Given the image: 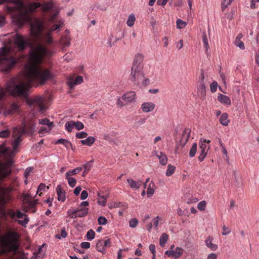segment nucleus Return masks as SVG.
I'll return each instance as SVG.
<instances>
[{
  "instance_id": "43",
  "label": "nucleus",
  "mask_w": 259,
  "mask_h": 259,
  "mask_svg": "<svg viewBox=\"0 0 259 259\" xmlns=\"http://www.w3.org/2000/svg\"><path fill=\"white\" fill-rule=\"evenodd\" d=\"M186 22L180 19H178L177 21V27L179 29L183 28L186 26Z\"/></svg>"
},
{
  "instance_id": "33",
  "label": "nucleus",
  "mask_w": 259,
  "mask_h": 259,
  "mask_svg": "<svg viewBox=\"0 0 259 259\" xmlns=\"http://www.w3.org/2000/svg\"><path fill=\"white\" fill-rule=\"evenodd\" d=\"M197 145L196 143H193L189 151V156L193 157L197 151Z\"/></svg>"
},
{
  "instance_id": "39",
  "label": "nucleus",
  "mask_w": 259,
  "mask_h": 259,
  "mask_svg": "<svg viewBox=\"0 0 259 259\" xmlns=\"http://www.w3.org/2000/svg\"><path fill=\"white\" fill-rule=\"evenodd\" d=\"M203 43L205 48V51L207 52L209 48L208 41L206 36V34L205 32L203 33Z\"/></svg>"
},
{
  "instance_id": "42",
  "label": "nucleus",
  "mask_w": 259,
  "mask_h": 259,
  "mask_svg": "<svg viewBox=\"0 0 259 259\" xmlns=\"http://www.w3.org/2000/svg\"><path fill=\"white\" fill-rule=\"evenodd\" d=\"M233 0H224L222 3V10L224 11L227 6L230 5Z\"/></svg>"
},
{
  "instance_id": "52",
  "label": "nucleus",
  "mask_w": 259,
  "mask_h": 259,
  "mask_svg": "<svg viewBox=\"0 0 259 259\" xmlns=\"http://www.w3.org/2000/svg\"><path fill=\"white\" fill-rule=\"evenodd\" d=\"M93 162V160H91L88 161L86 164L83 165V167L84 170L87 171V172H89V171L91 169L92 166V162Z\"/></svg>"
},
{
  "instance_id": "15",
  "label": "nucleus",
  "mask_w": 259,
  "mask_h": 259,
  "mask_svg": "<svg viewBox=\"0 0 259 259\" xmlns=\"http://www.w3.org/2000/svg\"><path fill=\"white\" fill-rule=\"evenodd\" d=\"M213 240V237L209 236L205 239V243L208 248H210L212 251H215L218 248V245L212 243Z\"/></svg>"
},
{
  "instance_id": "6",
  "label": "nucleus",
  "mask_w": 259,
  "mask_h": 259,
  "mask_svg": "<svg viewBox=\"0 0 259 259\" xmlns=\"http://www.w3.org/2000/svg\"><path fill=\"white\" fill-rule=\"evenodd\" d=\"M144 78V74L143 69L131 68V74L129 76V80L132 81L134 84L140 85L141 82Z\"/></svg>"
},
{
  "instance_id": "61",
  "label": "nucleus",
  "mask_w": 259,
  "mask_h": 259,
  "mask_svg": "<svg viewBox=\"0 0 259 259\" xmlns=\"http://www.w3.org/2000/svg\"><path fill=\"white\" fill-rule=\"evenodd\" d=\"M146 118H141L136 122V124L138 126L141 125L146 122Z\"/></svg>"
},
{
  "instance_id": "2",
  "label": "nucleus",
  "mask_w": 259,
  "mask_h": 259,
  "mask_svg": "<svg viewBox=\"0 0 259 259\" xmlns=\"http://www.w3.org/2000/svg\"><path fill=\"white\" fill-rule=\"evenodd\" d=\"M20 236L16 231L10 229L8 232L0 238V247L4 253L16 252L19 248Z\"/></svg>"
},
{
  "instance_id": "38",
  "label": "nucleus",
  "mask_w": 259,
  "mask_h": 259,
  "mask_svg": "<svg viewBox=\"0 0 259 259\" xmlns=\"http://www.w3.org/2000/svg\"><path fill=\"white\" fill-rule=\"evenodd\" d=\"M77 208L75 209H69L67 211L68 216L71 219H75L77 218Z\"/></svg>"
},
{
  "instance_id": "8",
  "label": "nucleus",
  "mask_w": 259,
  "mask_h": 259,
  "mask_svg": "<svg viewBox=\"0 0 259 259\" xmlns=\"http://www.w3.org/2000/svg\"><path fill=\"white\" fill-rule=\"evenodd\" d=\"M210 142V141L209 140L206 141V140H204L203 142L200 144V153L199 156H198V159L201 162L204 160V158L207 154V150L209 148L206 143L207 142V143L208 144Z\"/></svg>"
},
{
  "instance_id": "58",
  "label": "nucleus",
  "mask_w": 259,
  "mask_h": 259,
  "mask_svg": "<svg viewBox=\"0 0 259 259\" xmlns=\"http://www.w3.org/2000/svg\"><path fill=\"white\" fill-rule=\"evenodd\" d=\"M88 196V193L87 191L83 190L82 191L80 196V199L81 200L85 199Z\"/></svg>"
},
{
  "instance_id": "26",
  "label": "nucleus",
  "mask_w": 259,
  "mask_h": 259,
  "mask_svg": "<svg viewBox=\"0 0 259 259\" xmlns=\"http://www.w3.org/2000/svg\"><path fill=\"white\" fill-rule=\"evenodd\" d=\"M95 142V138L93 137L90 136L85 140L80 141V142L83 145H85L89 146H91Z\"/></svg>"
},
{
  "instance_id": "41",
  "label": "nucleus",
  "mask_w": 259,
  "mask_h": 259,
  "mask_svg": "<svg viewBox=\"0 0 259 259\" xmlns=\"http://www.w3.org/2000/svg\"><path fill=\"white\" fill-rule=\"evenodd\" d=\"M86 236L88 240H92L95 238V232L91 229L88 231Z\"/></svg>"
},
{
  "instance_id": "44",
  "label": "nucleus",
  "mask_w": 259,
  "mask_h": 259,
  "mask_svg": "<svg viewBox=\"0 0 259 259\" xmlns=\"http://www.w3.org/2000/svg\"><path fill=\"white\" fill-rule=\"evenodd\" d=\"M234 44L237 47H239L241 50L245 49V46L243 41L239 39H235L234 41Z\"/></svg>"
},
{
  "instance_id": "4",
  "label": "nucleus",
  "mask_w": 259,
  "mask_h": 259,
  "mask_svg": "<svg viewBox=\"0 0 259 259\" xmlns=\"http://www.w3.org/2000/svg\"><path fill=\"white\" fill-rule=\"evenodd\" d=\"M32 129V126L27 124L25 121L22 122L21 126L13 128L12 136L14 138V141L12 145L14 149H16L21 142L22 137L26 134L31 132Z\"/></svg>"
},
{
  "instance_id": "9",
  "label": "nucleus",
  "mask_w": 259,
  "mask_h": 259,
  "mask_svg": "<svg viewBox=\"0 0 259 259\" xmlns=\"http://www.w3.org/2000/svg\"><path fill=\"white\" fill-rule=\"evenodd\" d=\"M144 56L141 54H137L135 55L132 64V68L143 69L144 68L143 60Z\"/></svg>"
},
{
  "instance_id": "47",
  "label": "nucleus",
  "mask_w": 259,
  "mask_h": 259,
  "mask_svg": "<svg viewBox=\"0 0 259 259\" xmlns=\"http://www.w3.org/2000/svg\"><path fill=\"white\" fill-rule=\"evenodd\" d=\"M98 224L100 225H105L107 223V220L105 217L101 216L98 219Z\"/></svg>"
},
{
  "instance_id": "23",
  "label": "nucleus",
  "mask_w": 259,
  "mask_h": 259,
  "mask_svg": "<svg viewBox=\"0 0 259 259\" xmlns=\"http://www.w3.org/2000/svg\"><path fill=\"white\" fill-rule=\"evenodd\" d=\"M218 99L221 103L223 104L226 105H230L231 104L230 98L226 95L220 94L218 96Z\"/></svg>"
},
{
  "instance_id": "36",
  "label": "nucleus",
  "mask_w": 259,
  "mask_h": 259,
  "mask_svg": "<svg viewBox=\"0 0 259 259\" xmlns=\"http://www.w3.org/2000/svg\"><path fill=\"white\" fill-rule=\"evenodd\" d=\"M74 121H69L66 123L65 124V128L68 132H71L72 130L73 127H74Z\"/></svg>"
},
{
  "instance_id": "10",
  "label": "nucleus",
  "mask_w": 259,
  "mask_h": 259,
  "mask_svg": "<svg viewBox=\"0 0 259 259\" xmlns=\"http://www.w3.org/2000/svg\"><path fill=\"white\" fill-rule=\"evenodd\" d=\"M31 104L37 106L39 111L41 112H44L47 109L45 104L44 100L41 97L36 96L31 101Z\"/></svg>"
},
{
  "instance_id": "40",
  "label": "nucleus",
  "mask_w": 259,
  "mask_h": 259,
  "mask_svg": "<svg viewBox=\"0 0 259 259\" xmlns=\"http://www.w3.org/2000/svg\"><path fill=\"white\" fill-rule=\"evenodd\" d=\"M2 193H3V196H0V202H1L3 204H5L7 202L6 197L8 198L9 196H5L6 190L4 189H2Z\"/></svg>"
},
{
  "instance_id": "48",
  "label": "nucleus",
  "mask_w": 259,
  "mask_h": 259,
  "mask_svg": "<svg viewBox=\"0 0 259 259\" xmlns=\"http://www.w3.org/2000/svg\"><path fill=\"white\" fill-rule=\"evenodd\" d=\"M74 127L77 130H81L84 128V124L80 121H74Z\"/></svg>"
},
{
  "instance_id": "20",
  "label": "nucleus",
  "mask_w": 259,
  "mask_h": 259,
  "mask_svg": "<svg viewBox=\"0 0 259 259\" xmlns=\"http://www.w3.org/2000/svg\"><path fill=\"white\" fill-rule=\"evenodd\" d=\"M127 181L130 186V187L132 189H134L137 190L139 189V188L142 186V182L141 181H135L131 179H128L127 180Z\"/></svg>"
},
{
  "instance_id": "62",
  "label": "nucleus",
  "mask_w": 259,
  "mask_h": 259,
  "mask_svg": "<svg viewBox=\"0 0 259 259\" xmlns=\"http://www.w3.org/2000/svg\"><path fill=\"white\" fill-rule=\"evenodd\" d=\"M103 243L105 248H106V247H109L111 245V241L110 239H108L107 240H103Z\"/></svg>"
},
{
  "instance_id": "28",
  "label": "nucleus",
  "mask_w": 259,
  "mask_h": 259,
  "mask_svg": "<svg viewBox=\"0 0 259 259\" xmlns=\"http://www.w3.org/2000/svg\"><path fill=\"white\" fill-rule=\"evenodd\" d=\"M183 250L180 247H177L175 250H172V257L175 258L179 257L183 254Z\"/></svg>"
},
{
  "instance_id": "30",
  "label": "nucleus",
  "mask_w": 259,
  "mask_h": 259,
  "mask_svg": "<svg viewBox=\"0 0 259 259\" xmlns=\"http://www.w3.org/2000/svg\"><path fill=\"white\" fill-rule=\"evenodd\" d=\"M82 169V168L81 167H77L74 168V169L70 170V171H68L67 172H66L65 174V176H66V177L70 176V177L71 176H72V175H75L76 174L78 173L79 171H81Z\"/></svg>"
},
{
  "instance_id": "13",
  "label": "nucleus",
  "mask_w": 259,
  "mask_h": 259,
  "mask_svg": "<svg viewBox=\"0 0 259 259\" xmlns=\"http://www.w3.org/2000/svg\"><path fill=\"white\" fill-rule=\"evenodd\" d=\"M83 80V77L81 76H77L75 79L73 77H70L68 80L67 84L70 88H72L75 85L81 83Z\"/></svg>"
},
{
  "instance_id": "37",
  "label": "nucleus",
  "mask_w": 259,
  "mask_h": 259,
  "mask_svg": "<svg viewBox=\"0 0 259 259\" xmlns=\"http://www.w3.org/2000/svg\"><path fill=\"white\" fill-rule=\"evenodd\" d=\"M65 177H66V179L68 181L69 185L71 187L73 188L75 186V184L76 183V180L74 178L71 177L70 176H68V177L65 176Z\"/></svg>"
},
{
  "instance_id": "24",
  "label": "nucleus",
  "mask_w": 259,
  "mask_h": 259,
  "mask_svg": "<svg viewBox=\"0 0 259 259\" xmlns=\"http://www.w3.org/2000/svg\"><path fill=\"white\" fill-rule=\"evenodd\" d=\"M77 216L79 218H82L88 214L89 212V208L78 207L77 208Z\"/></svg>"
},
{
  "instance_id": "60",
  "label": "nucleus",
  "mask_w": 259,
  "mask_h": 259,
  "mask_svg": "<svg viewBox=\"0 0 259 259\" xmlns=\"http://www.w3.org/2000/svg\"><path fill=\"white\" fill-rule=\"evenodd\" d=\"M80 246L82 248L88 249L90 247V243L88 242H83L81 243Z\"/></svg>"
},
{
  "instance_id": "14",
  "label": "nucleus",
  "mask_w": 259,
  "mask_h": 259,
  "mask_svg": "<svg viewBox=\"0 0 259 259\" xmlns=\"http://www.w3.org/2000/svg\"><path fill=\"white\" fill-rule=\"evenodd\" d=\"M19 105L18 103H12L9 107L5 109V112L8 114H13L18 111Z\"/></svg>"
},
{
  "instance_id": "31",
  "label": "nucleus",
  "mask_w": 259,
  "mask_h": 259,
  "mask_svg": "<svg viewBox=\"0 0 259 259\" xmlns=\"http://www.w3.org/2000/svg\"><path fill=\"white\" fill-rule=\"evenodd\" d=\"M168 236L167 234L163 233L160 237V245L163 247L167 241Z\"/></svg>"
},
{
  "instance_id": "21",
  "label": "nucleus",
  "mask_w": 259,
  "mask_h": 259,
  "mask_svg": "<svg viewBox=\"0 0 259 259\" xmlns=\"http://www.w3.org/2000/svg\"><path fill=\"white\" fill-rule=\"evenodd\" d=\"M205 84H199L197 88V94L200 98H203L205 96Z\"/></svg>"
},
{
  "instance_id": "34",
  "label": "nucleus",
  "mask_w": 259,
  "mask_h": 259,
  "mask_svg": "<svg viewBox=\"0 0 259 259\" xmlns=\"http://www.w3.org/2000/svg\"><path fill=\"white\" fill-rule=\"evenodd\" d=\"M176 169V167L171 165V164H168L167 166V169L166 172V176H171L175 172Z\"/></svg>"
},
{
  "instance_id": "63",
  "label": "nucleus",
  "mask_w": 259,
  "mask_h": 259,
  "mask_svg": "<svg viewBox=\"0 0 259 259\" xmlns=\"http://www.w3.org/2000/svg\"><path fill=\"white\" fill-rule=\"evenodd\" d=\"M168 0H157V4L159 6H164Z\"/></svg>"
},
{
  "instance_id": "51",
  "label": "nucleus",
  "mask_w": 259,
  "mask_h": 259,
  "mask_svg": "<svg viewBox=\"0 0 259 259\" xmlns=\"http://www.w3.org/2000/svg\"><path fill=\"white\" fill-rule=\"evenodd\" d=\"M10 135V132L9 130H4L0 132V137L6 138L8 137Z\"/></svg>"
},
{
  "instance_id": "35",
  "label": "nucleus",
  "mask_w": 259,
  "mask_h": 259,
  "mask_svg": "<svg viewBox=\"0 0 259 259\" xmlns=\"http://www.w3.org/2000/svg\"><path fill=\"white\" fill-rule=\"evenodd\" d=\"M39 123L42 125H47L49 130H51L53 124L52 122H50L47 118L39 120Z\"/></svg>"
},
{
  "instance_id": "11",
  "label": "nucleus",
  "mask_w": 259,
  "mask_h": 259,
  "mask_svg": "<svg viewBox=\"0 0 259 259\" xmlns=\"http://www.w3.org/2000/svg\"><path fill=\"white\" fill-rule=\"evenodd\" d=\"M191 132V129L189 128H186L184 130L180 140V144L182 145V147H184L190 138Z\"/></svg>"
},
{
  "instance_id": "27",
  "label": "nucleus",
  "mask_w": 259,
  "mask_h": 259,
  "mask_svg": "<svg viewBox=\"0 0 259 259\" xmlns=\"http://www.w3.org/2000/svg\"><path fill=\"white\" fill-rule=\"evenodd\" d=\"M96 249L101 252H104L105 251V248L104 246L103 240H99L96 242Z\"/></svg>"
},
{
  "instance_id": "22",
  "label": "nucleus",
  "mask_w": 259,
  "mask_h": 259,
  "mask_svg": "<svg viewBox=\"0 0 259 259\" xmlns=\"http://www.w3.org/2000/svg\"><path fill=\"white\" fill-rule=\"evenodd\" d=\"M55 144H62L67 149L71 148H72V146L71 142L68 141L67 140L64 139H60L58 140L57 141L55 142Z\"/></svg>"
},
{
  "instance_id": "19",
  "label": "nucleus",
  "mask_w": 259,
  "mask_h": 259,
  "mask_svg": "<svg viewBox=\"0 0 259 259\" xmlns=\"http://www.w3.org/2000/svg\"><path fill=\"white\" fill-rule=\"evenodd\" d=\"M155 155L159 159V163L161 165H166L167 162V157L166 155L163 153V152H160L159 154H158L157 152H155Z\"/></svg>"
},
{
  "instance_id": "50",
  "label": "nucleus",
  "mask_w": 259,
  "mask_h": 259,
  "mask_svg": "<svg viewBox=\"0 0 259 259\" xmlns=\"http://www.w3.org/2000/svg\"><path fill=\"white\" fill-rule=\"evenodd\" d=\"M46 188V186L45 184H43V183H41L38 188H37V192L36 193L37 194L39 195V196H41V194H42V193L41 192L40 193H39V192L40 191H45V189Z\"/></svg>"
},
{
  "instance_id": "3",
  "label": "nucleus",
  "mask_w": 259,
  "mask_h": 259,
  "mask_svg": "<svg viewBox=\"0 0 259 259\" xmlns=\"http://www.w3.org/2000/svg\"><path fill=\"white\" fill-rule=\"evenodd\" d=\"M21 58L22 57L19 55H14L10 48H0V66L4 71L10 70Z\"/></svg>"
},
{
  "instance_id": "56",
  "label": "nucleus",
  "mask_w": 259,
  "mask_h": 259,
  "mask_svg": "<svg viewBox=\"0 0 259 259\" xmlns=\"http://www.w3.org/2000/svg\"><path fill=\"white\" fill-rule=\"evenodd\" d=\"M223 232H222V235H228L229 234L230 232H231V230L229 229V228L226 227L225 226H224L223 227Z\"/></svg>"
},
{
  "instance_id": "46",
  "label": "nucleus",
  "mask_w": 259,
  "mask_h": 259,
  "mask_svg": "<svg viewBox=\"0 0 259 259\" xmlns=\"http://www.w3.org/2000/svg\"><path fill=\"white\" fill-rule=\"evenodd\" d=\"M206 204V203L205 201H201L198 203L197 208L200 210L203 211L205 209Z\"/></svg>"
},
{
  "instance_id": "5",
  "label": "nucleus",
  "mask_w": 259,
  "mask_h": 259,
  "mask_svg": "<svg viewBox=\"0 0 259 259\" xmlns=\"http://www.w3.org/2000/svg\"><path fill=\"white\" fill-rule=\"evenodd\" d=\"M4 215H5L6 217H9L11 219L14 220L15 221L17 222L19 225L24 227H26L29 221L27 215L19 210H17L16 211H15L13 209H7L4 213Z\"/></svg>"
},
{
  "instance_id": "18",
  "label": "nucleus",
  "mask_w": 259,
  "mask_h": 259,
  "mask_svg": "<svg viewBox=\"0 0 259 259\" xmlns=\"http://www.w3.org/2000/svg\"><path fill=\"white\" fill-rule=\"evenodd\" d=\"M57 194L58 195V199L59 201L63 202L65 200V192L63 190L60 185H58L56 188Z\"/></svg>"
},
{
  "instance_id": "16",
  "label": "nucleus",
  "mask_w": 259,
  "mask_h": 259,
  "mask_svg": "<svg viewBox=\"0 0 259 259\" xmlns=\"http://www.w3.org/2000/svg\"><path fill=\"white\" fill-rule=\"evenodd\" d=\"M67 34L61 37L60 42L63 47H68L70 45V38L69 35L68 34L69 32L67 30H66Z\"/></svg>"
},
{
  "instance_id": "57",
  "label": "nucleus",
  "mask_w": 259,
  "mask_h": 259,
  "mask_svg": "<svg viewBox=\"0 0 259 259\" xmlns=\"http://www.w3.org/2000/svg\"><path fill=\"white\" fill-rule=\"evenodd\" d=\"M33 168L32 167H28L25 170L24 176L26 178H27V177L29 176L30 174L32 171Z\"/></svg>"
},
{
  "instance_id": "54",
  "label": "nucleus",
  "mask_w": 259,
  "mask_h": 259,
  "mask_svg": "<svg viewBox=\"0 0 259 259\" xmlns=\"http://www.w3.org/2000/svg\"><path fill=\"white\" fill-rule=\"evenodd\" d=\"M135 21V17H128L126 21V24L129 27H132L134 24Z\"/></svg>"
},
{
  "instance_id": "53",
  "label": "nucleus",
  "mask_w": 259,
  "mask_h": 259,
  "mask_svg": "<svg viewBox=\"0 0 259 259\" xmlns=\"http://www.w3.org/2000/svg\"><path fill=\"white\" fill-rule=\"evenodd\" d=\"M88 136V134L84 132H81L76 133V137L78 139H83L86 138Z\"/></svg>"
},
{
  "instance_id": "45",
  "label": "nucleus",
  "mask_w": 259,
  "mask_h": 259,
  "mask_svg": "<svg viewBox=\"0 0 259 259\" xmlns=\"http://www.w3.org/2000/svg\"><path fill=\"white\" fill-rule=\"evenodd\" d=\"M218 85V84L216 81H213V82H212L210 84V91L212 93L215 92L217 90Z\"/></svg>"
},
{
  "instance_id": "64",
  "label": "nucleus",
  "mask_w": 259,
  "mask_h": 259,
  "mask_svg": "<svg viewBox=\"0 0 259 259\" xmlns=\"http://www.w3.org/2000/svg\"><path fill=\"white\" fill-rule=\"evenodd\" d=\"M207 259H217V255L214 253H211L208 254Z\"/></svg>"
},
{
  "instance_id": "29",
  "label": "nucleus",
  "mask_w": 259,
  "mask_h": 259,
  "mask_svg": "<svg viewBox=\"0 0 259 259\" xmlns=\"http://www.w3.org/2000/svg\"><path fill=\"white\" fill-rule=\"evenodd\" d=\"M98 196H99L98 200V204L101 206H105L107 202V196H101L100 193H98Z\"/></svg>"
},
{
  "instance_id": "1",
  "label": "nucleus",
  "mask_w": 259,
  "mask_h": 259,
  "mask_svg": "<svg viewBox=\"0 0 259 259\" xmlns=\"http://www.w3.org/2000/svg\"><path fill=\"white\" fill-rule=\"evenodd\" d=\"M8 2L14 4L15 8L23 14L20 16H29L27 15L34 13L38 8H40L44 12H52L54 11V5L52 2H47L41 4L36 2L25 4L23 0H0L1 5Z\"/></svg>"
},
{
  "instance_id": "59",
  "label": "nucleus",
  "mask_w": 259,
  "mask_h": 259,
  "mask_svg": "<svg viewBox=\"0 0 259 259\" xmlns=\"http://www.w3.org/2000/svg\"><path fill=\"white\" fill-rule=\"evenodd\" d=\"M204 74L203 72H201L199 77V80H198V83L199 84H205L204 82Z\"/></svg>"
},
{
  "instance_id": "32",
  "label": "nucleus",
  "mask_w": 259,
  "mask_h": 259,
  "mask_svg": "<svg viewBox=\"0 0 259 259\" xmlns=\"http://www.w3.org/2000/svg\"><path fill=\"white\" fill-rule=\"evenodd\" d=\"M154 186V184L152 182H151L148 186L147 191V194L148 197H151L154 193V190L153 189Z\"/></svg>"
},
{
  "instance_id": "25",
  "label": "nucleus",
  "mask_w": 259,
  "mask_h": 259,
  "mask_svg": "<svg viewBox=\"0 0 259 259\" xmlns=\"http://www.w3.org/2000/svg\"><path fill=\"white\" fill-rule=\"evenodd\" d=\"M228 115L227 113H223L222 114H221L219 119V121L221 124L224 126H227L229 122H230L229 120L228 119Z\"/></svg>"
},
{
  "instance_id": "12",
  "label": "nucleus",
  "mask_w": 259,
  "mask_h": 259,
  "mask_svg": "<svg viewBox=\"0 0 259 259\" xmlns=\"http://www.w3.org/2000/svg\"><path fill=\"white\" fill-rule=\"evenodd\" d=\"M121 98L126 103H132L135 101L136 93L134 91H130L124 94Z\"/></svg>"
},
{
  "instance_id": "7",
  "label": "nucleus",
  "mask_w": 259,
  "mask_h": 259,
  "mask_svg": "<svg viewBox=\"0 0 259 259\" xmlns=\"http://www.w3.org/2000/svg\"><path fill=\"white\" fill-rule=\"evenodd\" d=\"M13 163L12 159H8L5 163H0V181L10 175L11 172V166Z\"/></svg>"
},
{
  "instance_id": "49",
  "label": "nucleus",
  "mask_w": 259,
  "mask_h": 259,
  "mask_svg": "<svg viewBox=\"0 0 259 259\" xmlns=\"http://www.w3.org/2000/svg\"><path fill=\"white\" fill-rule=\"evenodd\" d=\"M37 200H31L28 202V207L30 209L35 208L36 204H37Z\"/></svg>"
},
{
  "instance_id": "17",
  "label": "nucleus",
  "mask_w": 259,
  "mask_h": 259,
  "mask_svg": "<svg viewBox=\"0 0 259 259\" xmlns=\"http://www.w3.org/2000/svg\"><path fill=\"white\" fill-rule=\"evenodd\" d=\"M155 108V104L151 102H145L142 104L141 108L143 112H149Z\"/></svg>"
},
{
  "instance_id": "55",
  "label": "nucleus",
  "mask_w": 259,
  "mask_h": 259,
  "mask_svg": "<svg viewBox=\"0 0 259 259\" xmlns=\"http://www.w3.org/2000/svg\"><path fill=\"white\" fill-rule=\"evenodd\" d=\"M138 223V222L137 219H133L129 222L130 226L132 228H135L137 226Z\"/></svg>"
}]
</instances>
